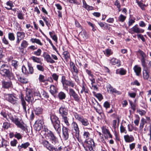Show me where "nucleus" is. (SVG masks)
Instances as JSON below:
<instances>
[{
	"label": "nucleus",
	"mask_w": 151,
	"mask_h": 151,
	"mask_svg": "<svg viewBox=\"0 0 151 151\" xmlns=\"http://www.w3.org/2000/svg\"><path fill=\"white\" fill-rule=\"evenodd\" d=\"M0 73L3 76H6L9 79L13 77L10 67L7 64H3L1 65L0 69Z\"/></svg>",
	"instance_id": "f257e3e1"
},
{
	"label": "nucleus",
	"mask_w": 151,
	"mask_h": 151,
	"mask_svg": "<svg viewBox=\"0 0 151 151\" xmlns=\"http://www.w3.org/2000/svg\"><path fill=\"white\" fill-rule=\"evenodd\" d=\"M50 119L53 124L54 127L58 134H60V122L58 118L55 115H51Z\"/></svg>",
	"instance_id": "f03ea898"
},
{
	"label": "nucleus",
	"mask_w": 151,
	"mask_h": 151,
	"mask_svg": "<svg viewBox=\"0 0 151 151\" xmlns=\"http://www.w3.org/2000/svg\"><path fill=\"white\" fill-rule=\"evenodd\" d=\"M46 132L47 133H46V138L47 139H50L52 144L56 146L58 143V139L55 136L52 131L47 130Z\"/></svg>",
	"instance_id": "7ed1b4c3"
},
{
	"label": "nucleus",
	"mask_w": 151,
	"mask_h": 151,
	"mask_svg": "<svg viewBox=\"0 0 151 151\" xmlns=\"http://www.w3.org/2000/svg\"><path fill=\"white\" fill-rule=\"evenodd\" d=\"M8 116V119L9 120V119L11 120L18 127L20 128L22 130L24 131L26 129V128L24 125L21 123L19 120L18 118L15 117V116H14V117L13 116H12L10 113L8 114L7 117Z\"/></svg>",
	"instance_id": "20e7f679"
},
{
	"label": "nucleus",
	"mask_w": 151,
	"mask_h": 151,
	"mask_svg": "<svg viewBox=\"0 0 151 151\" xmlns=\"http://www.w3.org/2000/svg\"><path fill=\"white\" fill-rule=\"evenodd\" d=\"M86 146L83 145V146L86 151H91L93 149V147H94V143L93 139H86L85 144Z\"/></svg>",
	"instance_id": "39448f33"
},
{
	"label": "nucleus",
	"mask_w": 151,
	"mask_h": 151,
	"mask_svg": "<svg viewBox=\"0 0 151 151\" xmlns=\"http://www.w3.org/2000/svg\"><path fill=\"white\" fill-rule=\"evenodd\" d=\"M141 56L140 59L142 65L144 68H146L147 66V57L146 54L142 50H139L138 51Z\"/></svg>",
	"instance_id": "423d86ee"
},
{
	"label": "nucleus",
	"mask_w": 151,
	"mask_h": 151,
	"mask_svg": "<svg viewBox=\"0 0 151 151\" xmlns=\"http://www.w3.org/2000/svg\"><path fill=\"white\" fill-rule=\"evenodd\" d=\"M71 127L73 129V137L78 139L79 137V130L77 123L73 122L71 124Z\"/></svg>",
	"instance_id": "0eeeda50"
},
{
	"label": "nucleus",
	"mask_w": 151,
	"mask_h": 151,
	"mask_svg": "<svg viewBox=\"0 0 151 151\" xmlns=\"http://www.w3.org/2000/svg\"><path fill=\"white\" fill-rule=\"evenodd\" d=\"M91 105L94 107L96 111L100 114L101 116H104V114L100 112V109L101 108L100 105L94 98L92 99Z\"/></svg>",
	"instance_id": "6e6552de"
},
{
	"label": "nucleus",
	"mask_w": 151,
	"mask_h": 151,
	"mask_svg": "<svg viewBox=\"0 0 151 151\" xmlns=\"http://www.w3.org/2000/svg\"><path fill=\"white\" fill-rule=\"evenodd\" d=\"M26 96L25 100L29 103L32 102L34 101V98L32 91L30 89H27L26 91Z\"/></svg>",
	"instance_id": "1a4fd4ad"
},
{
	"label": "nucleus",
	"mask_w": 151,
	"mask_h": 151,
	"mask_svg": "<svg viewBox=\"0 0 151 151\" xmlns=\"http://www.w3.org/2000/svg\"><path fill=\"white\" fill-rule=\"evenodd\" d=\"M75 117L83 125L87 126L89 125V123L88 120L86 118H84L83 116L76 114L75 115Z\"/></svg>",
	"instance_id": "9d476101"
},
{
	"label": "nucleus",
	"mask_w": 151,
	"mask_h": 151,
	"mask_svg": "<svg viewBox=\"0 0 151 151\" xmlns=\"http://www.w3.org/2000/svg\"><path fill=\"white\" fill-rule=\"evenodd\" d=\"M44 124L43 119L42 118L38 119L35 122L34 128L36 131H40L42 127V125Z\"/></svg>",
	"instance_id": "9b49d317"
},
{
	"label": "nucleus",
	"mask_w": 151,
	"mask_h": 151,
	"mask_svg": "<svg viewBox=\"0 0 151 151\" xmlns=\"http://www.w3.org/2000/svg\"><path fill=\"white\" fill-rule=\"evenodd\" d=\"M40 143L48 150L50 151H54V147L48 141L43 140L42 141H40Z\"/></svg>",
	"instance_id": "f8f14e48"
},
{
	"label": "nucleus",
	"mask_w": 151,
	"mask_h": 151,
	"mask_svg": "<svg viewBox=\"0 0 151 151\" xmlns=\"http://www.w3.org/2000/svg\"><path fill=\"white\" fill-rule=\"evenodd\" d=\"M144 32V30L140 29L139 28L137 24L135 25L132 28L130 29L129 30V32L132 34L134 33H143Z\"/></svg>",
	"instance_id": "ddd939ff"
},
{
	"label": "nucleus",
	"mask_w": 151,
	"mask_h": 151,
	"mask_svg": "<svg viewBox=\"0 0 151 151\" xmlns=\"http://www.w3.org/2000/svg\"><path fill=\"white\" fill-rule=\"evenodd\" d=\"M7 100L13 104H17V103L18 98L13 94H8L7 95Z\"/></svg>",
	"instance_id": "4468645a"
},
{
	"label": "nucleus",
	"mask_w": 151,
	"mask_h": 151,
	"mask_svg": "<svg viewBox=\"0 0 151 151\" xmlns=\"http://www.w3.org/2000/svg\"><path fill=\"white\" fill-rule=\"evenodd\" d=\"M17 36L16 44L18 45L19 44L21 40L24 39L25 34L23 32H18L17 33Z\"/></svg>",
	"instance_id": "2eb2a0df"
},
{
	"label": "nucleus",
	"mask_w": 151,
	"mask_h": 151,
	"mask_svg": "<svg viewBox=\"0 0 151 151\" xmlns=\"http://www.w3.org/2000/svg\"><path fill=\"white\" fill-rule=\"evenodd\" d=\"M61 82L63 85H65L68 86L73 88L75 86V83L72 81L66 80L65 77L64 76H62Z\"/></svg>",
	"instance_id": "dca6fc26"
},
{
	"label": "nucleus",
	"mask_w": 151,
	"mask_h": 151,
	"mask_svg": "<svg viewBox=\"0 0 151 151\" xmlns=\"http://www.w3.org/2000/svg\"><path fill=\"white\" fill-rule=\"evenodd\" d=\"M146 67L144 68V69L143 70V77L144 79L148 80L151 82V75H150V72L146 69Z\"/></svg>",
	"instance_id": "f3484780"
},
{
	"label": "nucleus",
	"mask_w": 151,
	"mask_h": 151,
	"mask_svg": "<svg viewBox=\"0 0 151 151\" xmlns=\"http://www.w3.org/2000/svg\"><path fill=\"white\" fill-rule=\"evenodd\" d=\"M69 94L70 96H72L74 99L75 101H78L80 98L78 95L76 94L75 91L72 88H70L69 89Z\"/></svg>",
	"instance_id": "a211bd4d"
},
{
	"label": "nucleus",
	"mask_w": 151,
	"mask_h": 151,
	"mask_svg": "<svg viewBox=\"0 0 151 151\" xmlns=\"http://www.w3.org/2000/svg\"><path fill=\"white\" fill-rule=\"evenodd\" d=\"M59 112L62 116H66L68 114V110L64 105H62L60 108Z\"/></svg>",
	"instance_id": "6ab92c4d"
},
{
	"label": "nucleus",
	"mask_w": 151,
	"mask_h": 151,
	"mask_svg": "<svg viewBox=\"0 0 151 151\" xmlns=\"http://www.w3.org/2000/svg\"><path fill=\"white\" fill-rule=\"evenodd\" d=\"M43 57L47 63H55V61L48 54L44 53L43 54Z\"/></svg>",
	"instance_id": "aec40b11"
},
{
	"label": "nucleus",
	"mask_w": 151,
	"mask_h": 151,
	"mask_svg": "<svg viewBox=\"0 0 151 151\" xmlns=\"http://www.w3.org/2000/svg\"><path fill=\"white\" fill-rule=\"evenodd\" d=\"M106 88L108 92L110 93H117L119 94V92L117 91L115 88H114L109 83H108L106 85Z\"/></svg>",
	"instance_id": "412c9836"
},
{
	"label": "nucleus",
	"mask_w": 151,
	"mask_h": 151,
	"mask_svg": "<svg viewBox=\"0 0 151 151\" xmlns=\"http://www.w3.org/2000/svg\"><path fill=\"white\" fill-rule=\"evenodd\" d=\"M63 137L65 140H67L69 137V129L65 127H63L62 129Z\"/></svg>",
	"instance_id": "4be33fe9"
},
{
	"label": "nucleus",
	"mask_w": 151,
	"mask_h": 151,
	"mask_svg": "<svg viewBox=\"0 0 151 151\" xmlns=\"http://www.w3.org/2000/svg\"><path fill=\"white\" fill-rule=\"evenodd\" d=\"M2 87L5 88H9L12 86V82L10 81H5L3 80L1 82Z\"/></svg>",
	"instance_id": "5701e85b"
},
{
	"label": "nucleus",
	"mask_w": 151,
	"mask_h": 151,
	"mask_svg": "<svg viewBox=\"0 0 151 151\" xmlns=\"http://www.w3.org/2000/svg\"><path fill=\"white\" fill-rule=\"evenodd\" d=\"M102 132L104 134V136L106 138H107L109 136L110 138H112V136L110 134L109 131L104 127L102 128Z\"/></svg>",
	"instance_id": "b1692460"
},
{
	"label": "nucleus",
	"mask_w": 151,
	"mask_h": 151,
	"mask_svg": "<svg viewBox=\"0 0 151 151\" xmlns=\"http://www.w3.org/2000/svg\"><path fill=\"white\" fill-rule=\"evenodd\" d=\"M124 137L125 141L126 142H131L134 140V138L133 136L132 135H126L124 136Z\"/></svg>",
	"instance_id": "393cba45"
},
{
	"label": "nucleus",
	"mask_w": 151,
	"mask_h": 151,
	"mask_svg": "<svg viewBox=\"0 0 151 151\" xmlns=\"http://www.w3.org/2000/svg\"><path fill=\"white\" fill-rule=\"evenodd\" d=\"M80 37L83 40H86L88 37L86 32L85 30H82L79 34Z\"/></svg>",
	"instance_id": "a878e982"
},
{
	"label": "nucleus",
	"mask_w": 151,
	"mask_h": 151,
	"mask_svg": "<svg viewBox=\"0 0 151 151\" xmlns=\"http://www.w3.org/2000/svg\"><path fill=\"white\" fill-rule=\"evenodd\" d=\"M70 67L71 70L72 72L74 73L76 75L77 74L78 71L77 67L75 66L74 64L72 62H71L70 63Z\"/></svg>",
	"instance_id": "bb28decb"
},
{
	"label": "nucleus",
	"mask_w": 151,
	"mask_h": 151,
	"mask_svg": "<svg viewBox=\"0 0 151 151\" xmlns=\"http://www.w3.org/2000/svg\"><path fill=\"white\" fill-rule=\"evenodd\" d=\"M146 119L147 121H149L150 125L149 126V133L147 134V135L149 136V140L150 141H151V120L150 118L149 117H146Z\"/></svg>",
	"instance_id": "cd10ccee"
},
{
	"label": "nucleus",
	"mask_w": 151,
	"mask_h": 151,
	"mask_svg": "<svg viewBox=\"0 0 151 151\" xmlns=\"http://www.w3.org/2000/svg\"><path fill=\"white\" fill-rule=\"evenodd\" d=\"M110 63L112 65H116L118 66H119L120 65V60L115 58H113L111 60Z\"/></svg>",
	"instance_id": "c85d7f7f"
},
{
	"label": "nucleus",
	"mask_w": 151,
	"mask_h": 151,
	"mask_svg": "<svg viewBox=\"0 0 151 151\" xmlns=\"http://www.w3.org/2000/svg\"><path fill=\"white\" fill-rule=\"evenodd\" d=\"M40 92L41 93V98H47L49 97V95L47 93L42 89H40Z\"/></svg>",
	"instance_id": "c756f323"
},
{
	"label": "nucleus",
	"mask_w": 151,
	"mask_h": 151,
	"mask_svg": "<svg viewBox=\"0 0 151 151\" xmlns=\"http://www.w3.org/2000/svg\"><path fill=\"white\" fill-rule=\"evenodd\" d=\"M133 69L137 75L138 76L141 73V68L137 65H135Z\"/></svg>",
	"instance_id": "7c9ffc66"
},
{
	"label": "nucleus",
	"mask_w": 151,
	"mask_h": 151,
	"mask_svg": "<svg viewBox=\"0 0 151 151\" xmlns=\"http://www.w3.org/2000/svg\"><path fill=\"white\" fill-rule=\"evenodd\" d=\"M83 7L85 8L88 10H92L93 9V8L92 6H90L87 4L85 0H83Z\"/></svg>",
	"instance_id": "2f4dec72"
},
{
	"label": "nucleus",
	"mask_w": 151,
	"mask_h": 151,
	"mask_svg": "<svg viewBox=\"0 0 151 151\" xmlns=\"http://www.w3.org/2000/svg\"><path fill=\"white\" fill-rule=\"evenodd\" d=\"M50 91L52 95L57 93V88L53 85H51L50 87Z\"/></svg>",
	"instance_id": "473e14b6"
},
{
	"label": "nucleus",
	"mask_w": 151,
	"mask_h": 151,
	"mask_svg": "<svg viewBox=\"0 0 151 151\" xmlns=\"http://www.w3.org/2000/svg\"><path fill=\"white\" fill-rule=\"evenodd\" d=\"M30 145V143L29 142H26L25 143L22 144L21 145H19L18 146V148L20 150L22 148L26 149Z\"/></svg>",
	"instance_id": "72a5a7b5"
},
{
	"label": "nucleus",
	"mask_w": 151,
	"mask_h": 151,
	"mask_svg": "<svg viewBox=\"0 0 151 151\" xmlns=\"http://www.w3.org/2000/svg\"><path fill=\"white\" fill-rule=\"evenodd\" d=\"M30 41L33 43H36L40 46H42L43 45L40 40L38 39L32 38Z\"/></svg>",
	"instance_id": "f704fd0d"
},
{
	"label": "nucleus",
	"mask_w": 151,
	"mask_h": 151,
	"mask_svg": "<svg viewBox=\"0 0 151 151\" xmlns=\"http://www.w3.org/2000/svg\"><path fill=\"white\" fill-rule=\"evenodd\" d=\"M126 72V70L123 68L117 69L116 71V73L117 74H119L122 75H125Z\"/></svg>",
	"instance_id": "c9c22d12"
},
{
	"label": "nucleus",
	"mask_w": 151,
	"mask_h": 151,
	"mask_svg": "<svg viewBox=\"0 0 151 151\" xmlns=\"http://www.w3.org/2000/svg\"><path fill=\"white\" fill-rule=\"evenodd\" d=\"M146 123V121L143 118H142L140 121L139 126V130L142 131L145 124Z\"/></svg>",
	"instance_id": "e433bc0d"
},
{
	"label": "nucleus",
	"mask_w": 151,
	"mask_h": 151,
	"mask_svg": "<svg viewBox=\"0 0 151 151\" xmlns=\"http://www.w3.org/2000/svg\"><path fill=\"white\" fill-rule=\"evenodd\" d=\"M40 89L32 92L34 97H36L38 99L41 98V93L40 92Z\"/></svg>",
	"instance_id": "4c0bfd02"
},
{
	"label": "nucleus",
	"mask_w": 151,
	"mask_h": 151,
	"mask_svg": "<svg viewBox=\"0 0 151 151\" xmlns=\"http://www.w3.org/2000/svg\"><path fill=\"white\" fill-rule=\"evenodd\" d=\"M21 104L23 106V108L24 110V111L26 114L27 113V111L26 110L27 105H26V102L22 98H21Z\"/></svg>",
	"instance_id": "58836bf2"
},
{
	"label": "nucleus",
	"mask_w": 151,
	"mask_h": 151,
	"mask_svg": "<svg viewBox=\"0 0 151 151\" xmlns=\"http://www.w3.org/2000/svg\"><path fill=\"white\" fill-rule=\"evenodd\" d=\"M35 113L36 115H39L42 114L43 109L41 107H37L34 109Z\"/></svg>",
	"instance_id": "ea45409f"
},
{
	"label": "nucleus",
	"mask_w": 151,
	"mask_h": 151,
	"mask_svg": "<svg viewBox=\"0 0 151 151\" xmlns=\"http://www.w3.org/2000/svg\"><path fill=\"white\" fill-rule=\"evenodd\" d=\"M58 96L60 100H62L65 99L66 95L64 92L61 91L58 93Z\"/></svg>",
	"instance_id": "a19ab883"
},
{
	"label": "nucleus",
	"mask_w": 151,
	"mask_h": 151,
	"mask_svg": "<svg viewBox=\"0 0 151 151\" xmlns=\"http://www.w3.org/2000/svg\"><path fill=\"white\" fill-rule=\"evenodd\" d=\"M8 144V143L6 140L2 139L0 141V147H3L4 146L6 147L7 145Z\"/></svg>",
	"instance_id": "79ce46f5"
},
{
	"label": "nucleus",
	"mask_w": 151,
	"mask_h": 151,
	"mask_svg": "<svg viewBox=\"0 0 151 151\" xmlns=\"http://www.w3.org/2000/svg\"><path fill=\"white\" fill-rule=\"evenodd\" d=\"M31 59L32 60L33 62H36L38 63L42 64L41 62L40 61V58L36 57L35 56H33L31 57Z\"/></svg>",
	"instance_id": "37998d69"
},
{
	"label": "nucleus",
	"mask_w": 151,
	"mask_h": 151,
	"mask_svg": "<svg viewBox=\"0 0 151 151\" xmlns=\"http://www.w3.org/2000/svg\"><path fill=\"white\" fill-rule=\"evenodd\" d=\"M63 55L65 60L67 61L68 59L70 58V54L67 51H65L63 52Z\"/></svg>",
	"instance_id": "c03bdc74"
},
{
	"label": "nucleus",
	"mask_w": 151,
	"mask_h": 151,
	"mask_svg": "<svg viewBox=\"0 0 151 151\" xmlns=\"http://www.w3.org/2000/svg\"><path fill=\"white\" fill-rule=\"evenodd\" d=\"M62 117L63 121L64 122V123L67 126H69L70 124L68 121V118L67 117L65 116H63Z\"/></svg>",
	"instance_id": "a18cd8bd"
},
{
	"label": "nucleus",
	"mask_w": 151,
	"mask_h": 151,
	"mask_svg": "<svg viewBox=\"0 0 151 151\" xmlns=\"http://www.w3.org/2000/svg\"><path fill=\"white\" fill-rule=\"evenodd\" d=\"M19 81L23 83H26L28 82V80L23 77H20L18 78Z\"/></svg>",
	"instance_id": "49530a36"
},
{
	"label": "nucleus",
	"mask_w": 151,
	"mask_h": 151,
	"mask_svg": "<svg viewBox=\"0 0 151 151\" xmlns=\"http://www.w3.org/2000/svg\"><path fill=\"white\" fill-rule=\"evenodd\" d=\"M28 74H32L34 72V70L33 67L31 64L28 63Z\"/></svg>",
	"instance_id": "de8ad7c7"
},
{
	"label": "nucleus",
	"mask_w": 151,
	"mask_h": 151,
	"mask_svg": "<svg viewBox=\"0 0 151 151\" xmlns=\"http://www.w3.org/2000/svg\"><path fill=\"white\" fill-rule=\"evenodd\" d=\"M28 45L27 42L25 40H23L21 43V46L22 48H26Z\"/></svg>",
	"instance_id": "09e8293b"
},
{
	"label": "nucleus",
	"mask_w": 151,
	"mask_h": 151,
	"mask_svg": "<svg viewBox=\"0 0 151 151\" xmlns=\"http://www.w3.org/2000/svg\"><path fill=\"white\" fill-rule=\"evenodd\" d=\"M83 92L86 93H88V90L87 87L86 85L84 84L82 85V89L81 90V93H82Z\"/></svg>",
	"instance_id": "8fccbe9b"
},
{
	"label": "nucleus",
	"mask_w": 151,
	"mask_h": 151,
	"mask_svg": "<svg viewBox=\"0 0 151 151\" xmlns=\"http://www.w3.org/2000/svg\"><path fill=\"white\" fill-rule=\"evenodd\" d=\"M126 18V17L121 14L118 17V20L119 22H123L125 20Z\"/></svg>",
	"instance_id": "3c124183"
},
{
	"label": "nucleus",
	"mask_w": 151,
	"mask_h": 151,
	"mask_svg": "<svg viewBox=\"0 0 151 151\" xmlns=\"http://www.w3.org/2000/svg\"><path fill=\"white\" fill-rule=\"evenodd\" d=\"M90 134L88 132L85 131L83 133V136L84 138H85L86 139H89V138L90 136Z\"/></svg>",
	"instance_id": "603ef678"
},
{
	"label": "nucleus",
	"mask_w": 151,
	"mask_h": 151,
	"mask_svg": "<svg viewBox=\"0 0 151 151\" xmlns=\"http://www.w3.org/2000/svg\"><path fill=\"white\" fill-rule=\"evenodd\" d=\"M12 65L15 68H16L18 66L19 63L16 60H12Z\"/></svg>",
	"instance_id": "864d4df0"
},
{
	"label": "nucleus",
	"mask_w": 151,
	"mask_h": 151,
	"mask_svg": "<svg viewBox=\"0 0 151 151\" xmlns=\"http://www.w3.org/2000/svg\"><path fill=\"white\" fill-rule=\"evenodd\" d=\"M8 38L11 41H14L15 40V36L12 33H9L8 34Z\"/></svg>",
	"instance_id": "5fc2aeb1"
},
{
	"label": "nucleus",
	"mask_w": 151,
	"mask_h": 151,
	"mask_svg": "<svg viewBox=\"0 0 151 151\" xmlns=\"http://www.w3.org/2000/svg\"><path fill=\"white\" fill-rule=\"evenodd\" d=\"M39 81L40 82H45V76L43 75L40 74L38 78Z\"/></svg>",
	"instance_id": "6e6d98bb"
},
{
	"label": "nucleus",
	"mask_w": 151,
	"mask_h": 151,
	"mask_svg": "<svg viewBox=\"0 0 151 151\" xmlns=\"http://www.w3.org/2000/svg\"><path fill=\"white\" fill-rule=\"evenodd\" d=\"M42 52V50L40 49H38L37 51L33 52V54L36 56H39L40 55Z\"/></svg>",
	"instance_id": "4d7b16f0"
},
{
	"label": "nucleus",
	"mask_w": 151,
	"mask_h": 151,
	"mask_svg": "<svg viewBox=\"0 0 151 151\" xmlns=\"http://www.w3.org/2000/svg\"><path fill=\"white\" fill-rule=\"evenodd\" d=\"M137 3L138 6L141 8V9L142 10H145V4H143L140 1H137Z\"/></svg>",
	"instance_id": "13d9d810"
},
{
	"label": "nucleus",
	"mask_w": 151,
	"mask_h": 151,
	"mask_svg": "<svg viewBox=\"0 0 151 151\" xmlns=\"http://www.w3.org/2000/svg\"><path fill=\"white\" fill-rule=\"evenodd\" d=\"M0 114L4 118L6 119L8 121H9V119H8L7 117L8 114H7L5 111H2L1 112Z\"/></svg>",
	"instance_id": "bf43d9fd"
},
{
	"label": "nucleus",
	"mask_w": 151,
	"mask_h": 151,
	"mask_svg": "<svg viewBox=\"0 0 151 151\" xmlns=\"http://www.w3.org/2000/svg\"><path fill=\"white\" fill-rule=\"evenodd\" d=\"M94 95L96 97L99 101H101L103 99V96L100 93L95 94Z\"/></svg>",
	"instance_id": "052dcab7"
},
{
	"label": "nucleus",
	"mask_w": 151,
	"mask_h": 151,
	"mask_svg": "<svg viewBox=\"0 0 151 151\" xmlns=\"http://www.w3.org/2000/svg\"><path fill=\"white\" fill-rule=\"evenodd\" d=\"M10 127V124L7 122L3 123V127L5 129H7Z\"/></svg>",
	"instance_id": "680f3d73"
},
{
	"label": "nucleus",
	"mask_w": 151,
	"mask_h": 151,
	"mask_svg": "<svg viewBox=\"0 0 151 151\" xmlns=\"http://www.w3.org/2000/svg\"><path fill=\"white\" fill-rule=\"evenodd\" d=\"M129 104L131 106L132 109L134 111L136 110V105L135 104L133 103L132 101H129Z\"/></svg>",
	"instance_id": "e2e57ef3"
},
{
	"label": "nucleus",
	"mask_w": 151,
	"mask_h": 151,
	"mask_svg": "<svg viewBox=\"0 0 151 151\" xmlns=\"http://www.w3.org/2000/svg\"><path fill=\"white\" fill-rule=\"evenodd\" d=\"M14 137L18 139H21L22 138V136L19 133H18L16 132L14 135Z\"/></svg>",
	"instance_id": "0e129e2a"
},
{
	"label": "nucleus",
	"mask_w": 151,
	"mask_h": 151,
	"mask_svg": "<svg viewBox=\"0 0 151 151\" xmlns=\"http://www.w3.org/2000/svg\"><path fill=\"white\" fill-rule=\"evenodd\" d=\"M137 112L141 116H143L145 115L146 112V111L144 110H141L140 109H137Z\"/></svg>",
	"instance_id": "69168bd1"
},
{
	"label": "nucleus",
	"mask_w": 151,
	"mask_h": 151,
	"mask_svg": "<svg viewBox=\"0 0 151 151\" xmlns=\"http://www.w3.org/2000/svg\"><path fill=\"white\" fill-rule=\"evenodd\" d=\"M42 19H43L44 21L45 22V24L46 25H47V26L49 27V25H50V24L48 22V19L46 17H42Z\"/></svg>",
	"instance_id": "338daca9"
},
{
	"label": "nucleus",
	"mask_w": 151,
	"mask_h": 151,
	"mask_svg": "<svg viewBox=\"0 0 151 151\" xmlns=\"http://www.w3.org/2000/svg\"><path fill=\"white\" fill-rule=\"evenodd\" d=\"M17 141L16 139H14L11 142V145L12 146L15 147L16 146Z\"/></svg>",
	"instance_id": "774afa93"
}]
</instances>
